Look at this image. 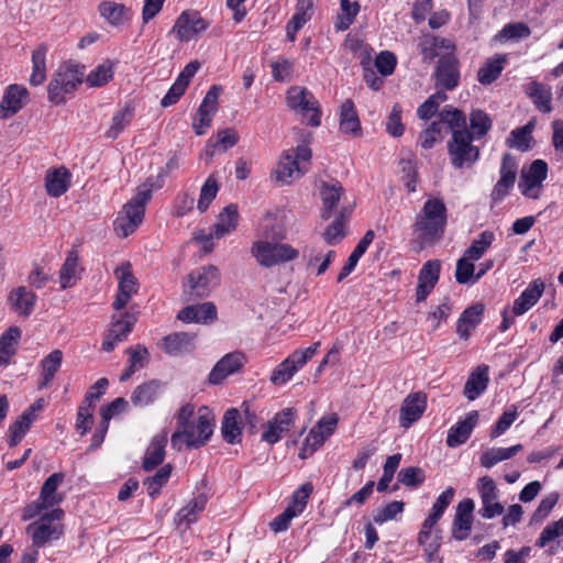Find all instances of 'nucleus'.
I'll use <instances>...</instances> for the list:
<instances>
[{"label": "nucleus", "instance_id": "f257e3e1", "mask_svg": "<svg viewBox=\"0 0 563 563\" xmlns=\"http://www.w3.org/2000/svg\"><path fill=\"white\" fill-rule=\"evenodd\" d=\"M62 501V495H40L38 499L24 508L22 518L30 520L38 516V520L27 526L26 531L32 537L35 548L58 540L64 533L62 518L64 511L55 506Z\"/></svg>", "mask_w": 563, "mask_h": 563}, {"label": "nucleus", "instance_id": "f03ea898", "mask_svg": "<svg viewBox=\"0 0 563 563\" xmlns=\"http://www.w3.org/2000/svg\"><path fill=\"white\" fill-rule=\"evenodd\" d=\"M448 225V209L442 198H428L416 214L412 233L420 246H431L440 242Z\"/></svg>", "mask_w": 563, "mask_h": 563}, {"label": "nucleus", "instance_id": "7ed1b4c3", "mask_svg": "<svg viewBox=\"0 0 563 563\" xmlns=\"http://www.w3.org/2000/svg\"><path fill=\"white\" fill-rule=\"evenodd\" d=\"M84 78V65L71 59L63 62L47 86L48 101L56 106L65 104L66 96L73 95Z\"/></svg>", "mask_w": 563, "mask_h": 563}, {"label": "nucleus", "instance_id": "20e7f679", "mask_svg": "<svg viewBox=\"0 0 563 563\" xmlns=\"http://www.w3.org/2000/svg\"><path fill=\"white\" fill-rule=\"evenodd\" d=\"M213 428V417L207 408H201L196 421L173 433L170 439L172 446L181 450V445L185 443L188 449H199L210 440Z\"/></svg>", "mask_w": 563, "mask_h": 563}, {"label": "nucleus", "instance_id": "39448f33", "mask_svg": "<svg viewBox=\"0 0 563 563\" xmlns=\"http://www.w3.org/2000/svg\"><path fill=\"white\" fill-rule=\"evenodd\" d=\"M311 157V148L306 143L284 151L275 170L276 179L285 185L291 184L308 172Z\"/></svg>", "mask_w": 563, "mask_h": 563}, {"label": "nucleus", "instance_id": "423d86ee", "mask_svg": "<svg viewBox=\"0 0 563 563\" xmlns=\"http://www.w3.org/2000/svg\"><path fill=\"white\" fill-rule=\"evenodd\" d=\"M474 140V134L468 130L452 133L448 141V153L454 168H470L479 159L481 151L478 146L473 145Z\"/></svg>", "mask_w": 563, "mask_h": 563}, {"label": "nucleus", "instance_id": "0eeeda50", "mask_svg": "<svg viewBox=\"0 0 563 563\" xmlns=\"http://www.w3.org/2000/svg\"><path fill=\"white\" fill-rule=\"evenodd\" d=\"M251 254L263 267H273L296 260L298 250L290 244L256 241L252 244Z\"/></svg>", "mask_w": 563, "mask_h": 563}, {"label": "nucleus", "instance_id": "6e6552de", "mask_svg": "<svg viewBox=\"0 0 563 563\" xmlns=\"http://www.w3.org/2000/svg\"><path fill=\"white\" fill-rule=\"evenodd\" d=\"M320 342H314L307 349H298L290 353L272 372L271 382L280 386L289 382L318 352Z\"/></svg>", "mask_w": 563, "mask_h": 563}, {"label": "nucleus", "instance_id": "1a4fd4ad", "mask_svg": "<svg viewBox=\"0 0 563 563\" xmlns=\"http://www.w3.org/2000/svg\"><path fill=\"white\" fill-rule=\"evenodd\" d=\"M147 202L148 196L142 194L141 197L133 196L123 206L114 221V230L120 236L128 238L136 231L143 222Z\"/></svg>", "mask_w": 563, "mask_h": 563}, {"label": "nucleus", "instance_id": "9d476101", "mask_svg": "<svg viewBox=\"0 0 563 563\" xmlns=\"http://www.w3.org/2000/svg\"><path fill=\"white\" fill-rule=\"evenodd\" d=\"M286 104L287 107L306 117L311 112L308 124L312 128H317L321 124V110L318 100L313 93L305 87L291 86L286 92Z\"/></svg>", "mask_w": 563, "mask_h": 563}, {"label": "nucleus", "instance_id": "9b49d317", "mask_svg": "<svg viewBox=\"0 0 563 563\" xmlns=\"http://www.w3.org/2000/svg\"><path fill=\"white\" fill-rule=\"evenodd\" d=\"M548 176V164L543 159L533 161L528 169H522L518 184L520 192L530 199L540 198L543 181Z\"/></svg>", "mask_w": 563, "mask_h": 563}, {"label": "nucleus", "instance_id": "f8f14e48", "mask_svg": "<svg viewBox=\"0 0 563 563\" xmlns=\"http://www.w3.org/2000/svg\"><path fill=\"white\" fill-rule=\"evenodd\" d=\"M219 283L220 272L217 266L208 265L198 267L188 275V292L195 298L208 297Z\"/></svg>", "mask_w": 563, "mask_h": 563}, {"label": "nucleus", "instance_id": "ddd939ff", "mask_svg": "<svg viewBox=\"0 0 563 563\" xmlns=\"http://www.w3.org/2000/svg\"><path fill=\"white\" fill-rule=\"evenodd\" d=\"M136 321L137 316L135 312L125 311L119 316H113L110 329L101 345L102 351L112 352L132 332Z\"/></svg>", "mask_w": 563, "mask_h": 563}, {"label": "nucleus", "instance_id": "4468645a", "mask_svg": "<svg viewBox=\"0 0 563 563\" xmlns=\"http://www.w3.org/2000/svg\"><path fill=\"white\" fill-rule=\"evenodd\" d=\"M210 23L196 10H185L176 19L172 32L180 42H189L199 33L205 32Z\"/></svg>", "mask_w": 563, "mask_h": 563}, {"label": "nucleus", "instance_id": "2eb2a0df", "mask_svg": "<svg viewBox=\"0 0 563 563\" xmlns=\"http://www.w3.org/2000/svg\"><path fill=\"white\" fill-rule=\"evenodd\" d=\"M296 418L297 410L294 408H285L276 412L266 423L261 440L271 445L277 443L294 427Z\"/></svg>", "mask_w": 563, "mask_h": 563}, {"label": "nucleus", "instance_id": "dca6fc26", "mask_svg": "<svg viewBox=\"0 0 563 563\" xmlns=\"http://www.w3.org/2000/svg\"><path fill=\"white\" fill-rule=\"evenodd\" d=\"M460 78V63L456 56L453 53L441 56L434 70L435 86L444 90H453L459 86Z\"/></svg>", "mask_w": 563, "mask_h": 563}, {"label": "nucleus", "instance_id": "f3484780", "mask_svg": "<svg viewBox=\"0 0 563 563\" xmlns=\"http://www.w3.org/2000/svg\"><path fill=\"white\" fill-rule=\"evenodd\" d=\"M247 363V357L241 351H234L220 358L208 376L211 385L221 384L228 376L239 373Z\"/></svg>", "mask_w": 563, "mask_h": 563}, {"label": "nucleus", "instance_id": "a211bd4d", "mask_svg": "<svg viewBox=\"0 0 563 563\" xmlns=\"http://www.w3.org/2000/svg\"><path fill=\"white\" fill-rule=\"evenodd\" d=\"M427 409V395L422 391L409 394L402 401L399 415V423L402 428H409L418 421Z\"/></svg>", "mask_w": 563, "mask_h": 563}, {"label": "nucleus", "instance_id": "6ab92c4d", "mask_svg": "<svg viewBox=\"0 0 563 563\" xmlns=\"http://www.w3.org/2000/svg\"><path fill=\"white\" fill-rule=\"evenodd\" d=\"M474 501L470 498L463 499L456 507L452 537L457 541L468 538L473 526Z\"/></svg>", "mask_w": 563, "mask_h": 563}, {"label": "nucleus", "instance_id": "aec40b11", "mask_svg": "<svg viewBox=\"0 0 563 563\" xmlns=\"http://www.w3.org/2000/svg\"><path fill=\"white\" fill-rule=\"evenodd\" d=\"M196 334L189 332H173L162 339L161 349L170 356H181L191 353L195 347Z\"/></svg>", "mask_w": 563, "mask_h": 563}, {"label": "nucleus", "instance_id": "412c9836", "mask_svg": "<svg viewBox=\"0 0 563 563\" xmlns=\"http://www.w3.org/2000/svg\"><path fill=\"white\" fill-rule=\"evenodd\" d=\"M309 495H294L291 503L271 523L269 528L275 533L286 531L294 518L303 512L307 507Z\"/></svg>", "mask_w": 563, "mask_h": 563}, {"label": "nucleus", "instance_id": "4be33fe9", "mask_svg": "<svg viewBox=\"0 0 563 563\" xmlns=\"http://www.w3.org/2000/svg\"><path fill=\"white\" fill-rule=\"evenodd\" d=\"M239 223L238 206L230 203L223 208L212 227L211 233L205 238V242H211L213 238L222 239L235 231Z\"/></svg>", "mask_w": 563, "mask_h": 563}, {"label": "nucleus", "instance_id": "5701e85b", "mask_svg": "<svg viewBox=\"0 0 563 563\" xmlns=\"http://www.w3.org/2000/svg\"><path fill=\"white\" fill-rule=\"evenodd\" d=\"M26 88L19 85H10L5 88L2 100L0 102V118L7 119L18 113L27 98Z\"/></svg>", "mask_w": 563, "mask_h": 563}, {"label": "nucleus", "instance_id": "b1692460", "mask_svg": "<svg viewBox=\"0 0 563 563\" xmlns=\"http://www.w3.org/2000/svg\"><path fill=\"white\" fill-rule=\"evenodd\" d=\"M339 130L352 137L362 136L361 121L352 99L344 100L340 107Z\"/></svg>", "mask_w": 563, "mask_h": 563}, {"label": "nucleus", "instance_id": "393cba45", "mask_svg": "<svg viewBox=\"0 0 563 563\" xmlns=\"http://www.w3.org/2000/svg\"><path fill=\"white\" fill-rule=\"evenodd\" d=\"M478 411L472 410L470 411L465 419L453 424L448 432L446 444L450 448H456L463 443H465L473 429L476 427L478 422Z\"/></svg>", "mask_w": 563, "mask_h": 563}, {"label": "nucleus", "instance_id": "a878e982", "mask_svg": "<svg viewBox=\"0 0 563 563\" xmlns=\"http://www.w3.org/2000/svg\"><path fill=\"white\" fill-rule=\"evenodd\" d=\"M485 311L482 302L473 303L467 307L460 316L456 322V333L460 339L468 340L471 332L481 324Z\"/></svg>", "mask_w": 563, "mask_h": 563}, {"label": "nucleus", "instance_id": "bb28decb", "mask_svg": "<svg viewBox=\"0 0 563 563\" xmlns=\"http://www.w3.org/2000/svg\"><path fill=\"white\" fill-rule=\"evenodd\" d=\"M37 296L25 286L12 289L8 296V302L12 310L23 317H29L36 305Z\"/></svg>", "mask_w": 563, "mask_h": 563}, {"label": "nucleus", "instance_id": "cd10ccee", "mask_svg": "<svg viewBox=\"0 0 563 563\" xmlns=\"http://www.w3.org/2000/svg\"><path fill=\"white\" fill-rule=\"evenodd\" d=\"M544 290V284L540 280L532 282L520 295L515 299L511 307L514 316H522L529 311L541 298Z\"/></svg>", "mask_w": 563, "mask_h": 563}, {"label": "nucleus", "instance_id": "c85d7f7f", "mask_svg": "<svg viewBox=\"0 0 563 563\" xmlns=\"http://www.w3.org/2000/svg\"><path fill=\"white\" fill-rule=\"evenodd\" d=\"M71 175L69 170L62 166L59 168L48 169L45 175V189L48 196L58 198L70 187Z\"/></svg>", "mask_w": 563, "mask_h": 563}, {"label": "nucleus", "instance_id": "c756f323", "mask_svg": "<svg viewBox=\"0 0 563 563\" xmlns=\"http://www.w3.org/2000/svg\"><path fill=\"white\" fill-rule=\"evenodd\" d=\"M239 133L231 128L219 130L216 136L207 141L205 154L209 157L216 154L224 153L235 146L239 142Z\"/></svg>", "mask_w": 563, "mask_h": 563}, {"label": "nucleus", "instance_id": "7c9ffc66", "mask_svg": "<svg viewBox=\"0 0 563 563\" xmlns=\"http://www.w3.org/2000/svg\"><path fill=\"white\" fill-rule=\"evenodd\" d=\"M134 115V104L132 102H126L122 108L113 113L110 126L104 133V137L108 140H117L131 124Z\"/></svg>", "mask_w": 563, "mask_h": 563}, {"label": "nucleus", "instance_id": "2f4dec72", "mask_svg": "<svg viewBox=\"0 0 563 563\" xmlns=\"http://www.w3.org/2000/svg\"><path fill=\"white\" fill-rule=\"evenodd\" d=\"M177 318L184 322H212L217 319V308L213 302H203L181 309Z\"/></svg>", "mask_w": 563, "mask_h": 563}, {"label": "nucleus", "instance_id": "473e14b6", "mask_svg": "<svg viewBox=\"0 0 563 563\" xmlns=\"http://www.w3.org/2000/svg\"><path fill=\"white\" fill-rule=\"evenodd\" d=\"M63 363V352L58 349L53 350L40 362L41 378L37 382V389L42 390L47 388L53 382L56 373L59 371Z\"/></svg>", "mask_w": 563, "mask_h": 563}, {"label": "nucleus", "instance_id": "72a5a7b5", "mask_svg": "<svg viewBox=\"0 0 563 563\" xmlns=\"http://www.w3.org/2000/svg\"><path fill=\"white\" fill-rule=\"evenodd\" d=\"M167 444V434H156L147 446L142 467L145 471H152L161 465L165 459V448Z\"/></svg>", "mask_w": 563, "mask_h": 563}, {"label": "nucleus", "instance_id": "f704fd0d", "mask_svg": "<svg viewBox=\"0 0 563 563\" xmlns=\"http://www.w3.org/2000/svg\"><path fill=\"white\" fill-rule=\"evenodd\" d=\"M206 505V495H197L191 498L175 517L177 528H188L191 523L196 522L198 515L205 509Z\"/></svg>", "mask_w": 563, "mask_h": 563}, {"label": "nucleus", "instance_id": "c9c22d12", "mask_svg": "<svg viewBox=\"0 0 563 563\" xmlns=\"http://www.w3.org/2000/svg\"><path fill=\"white\" fill-rule=\"evenodd\" d=\"M488 382V366H478L476 371L470 374L464 385V396L468 400H475L486 390Z\"/></svg>", "mask_w": 563, "mask_h": 563}, {"label": "nucleus", "instance_id": "e433bc0d", "mask_svg": "<svg viewBox=\"0 0 563 563\" xmlns=\"http://www.w3.org/2000/svg\"><path fill=\"white\" fill-rule=\"evenodd\" d=\"M240 411L236 408L228 409L224 412L221 423V433L223 440L229 444L241 442L242 429L240 426Z\"/></svg>", "mask_w": 563, "mask_h": 563}, {"label": "nucleus", "instance_id": "4c0bfd02", "mask_svg": "<svg viewBox=\"0 0 563 563\" xmlns=\"http://www.w3.org/2000/svg\"><path fill=\"white\" fill-rule=\"evenodd\" d=\"M343 192L344 188L339 181H335L334 184L323 181L321 184L320 196L323 205L321 212L322 219L328 220L332 216V212L336 208Z\"/></svg>", "mask_w": 563, "mask_h": 563}, {"label": "nucleus", "instance_id": "58836bf2", "mask_svg": "<svg viewBox=\"0 0 563 563\" xmlns=\"http://www.w3.org/2000/svg\"><path fill=\"white\" fill-rule=\"evenodd\" d=\"M78 252L76 250H70L67 253L65 262L63 263L59 269L58 277L60 289L65 290L67 288L74 287L76 283L80 279V275L78 274Z\"/></svg>", "mask_w": 563, "mask_h": 563}, {"label": "nucleus", "instance_id": "ea45409f", "mask_svg": "<svg viewBox=\"0 0 563 563\" xmlns=\"http://www.w3.org/2000/svg\"><path fill=\"white\" fill-rule=\"evenodd\" d=\"M117 64L118 62L108 58L97 65L85 79L87 86L99 88L108 85L113 79Z\"/></svg>", "mask_w": 563, "mask_h": 563}, {"label": "nucleus", "instance_id": "a19ab883", "mask_svg": "<svg viewBox=\"0 0 563 563\" xmlns=\"http://www.w3.org/2000/svg\"><path fill=\"white\" fill-rule=\"evenodd\" d=\"M526 93L540 112L550 113L552 111V92L550 87L532 81L526 88Z\"/></svg>", "mask_w": 563, "mask_h": 563}, {"label": "nucleus", "instance_id": "79ce46f5", "mask_svg": "<svg viewBox=\"0 0 563 563\" xmlns=\"http://www.w3.org/2000/svg\"><path fill=\"white\" fill-rule=\"evenodd\" d=\"M21 338L18 327H10L0 336V366H7L10 358L16 353V346Z\"/></svg>", "mask_w": 563, "mask_h": 563}, {"label": "nucleus", "instance_id": "37998d69", "mask_svg": "<svg viewBox=\"0 0 563 563\" xmlns=\"http://www.w3.org/2000/svg\"><path fill=\"white\" fill-rule=\"evenodd\" d=\"M126 353L130 355L129 366L121 374V382L128 380L136 371L145 367L150 360V353L147 349L141 344L128 347Z\"/></svg>", "mask_w": 563, "mask_h": 563}, {"label": "nucleus", "instance_id": "c03bdc74", "mask_svg": "<svg viewBox=\"0 0 563 563\" xmlns=\"http://www.w3.org/2000/svg\"><path fill=\"white\" fill-rule=\"evenodd\" d=\"M161 388L162 384L157 379L145 382L133 390L131 401L134 406H147L158 397Z\"/></svg>", "mask_w": 563, "mask_h": 563}, {"label": "nucleus", "instance_id": "a18cd8bd", "mask_svg": "<svg viewBox=\"0 0 563 563\" xmlns=\"http://www.w3.org/2000/svg\"><path fill=\"white\" fill-rule=\"evenodd\" d=\"M506 60V55H496L487 59L477 71V80L482 85L494 82L503 73Z\"/></svg>", "mask_w": 563, "mask_h": 563}, {"label": "nucleus", "instance_id": "49530a36", "mask_svg": "<svg viewBox=\"0 0 563 563\" xmlns=\"http://www.w3.org/2000/svg\"><path fill=\"white\" fill-rule=\"evenodd\" d=\"M534 129V121L531 120L521 128L512 130L506 143L509 147L516 148L520 152H527L531 148L533 141L532 132Z\"/></svg>", "mask_w": 563, "mask_h": 563}, {"label": "nucleus", "instance_id": "de8ad7c7", "mask_svg": "<svg viewBox=\"0 0 563 563\" xmlns=\"http://www.w3.org/2000/svg\"><path fill=\"white\" fill-rule=\"evenodd\" d=\"M361 10L358 2L350 0H340V11L334 19L335 32L346 31L354 22L356 15Z\"/></svg>", "mask_w": 563, "mask_h": 563}, {"label": "nucleus", "instance_id": "09e8293b", "mask_svg": "<svg viewBox=\"0 0 563 563\" xmlns=\"http://www.w3.org/2000/svg\"><path fill=\"white\" fill-rule=\"evenodd\" d=\"M521 450V444H516L509 448H492L481 455L479 463L485 468H492L497 463L514 457Z\"/></svg>", "mask_w": 563, "mask_h": 563}, {"label": "nucleus", "instance_id": "8fccbe9b", "mask_svg": "<svg viewBox=\"0 0 563 563\" xmlns=\"http://www.w3.org/2000/svg\"><path fill=\"white\" fill-rule=\"evenodd\" d=\"M494 240V232L488 230L483 231L477 239L472 241L471 245L464 251L463 255H465L470 260L478 261L492 246Z\"/></svg>", "mask_w": 563, "mask_h": 563}, {"label": "nucleus", "instance_id": "3c124183", "mask_svg": "<svg viewBox=\"0 0 563 563\" xmlns=\"http://www.w3.org/2000/svg\"><path fill=\"white\" fill-rule=\"evenodd\" d=\"M441 126L446 123L451 129L452 133L459 130H467L466 117L462 110L453 108L452 106H445L439 112V121Z\"/></svg>", "mask_w": 563, "mask_h": 563}, {"label": "nucleus", "instance_id": "603ef678", "mask_svg": "<svg viewBox=\"0 0 563 563\" xmlns=\"http://www.w3.org/2000/svg\"><path fill=\"white\" fill-rule=\"evenodd\" d=\"M33 421L27 415L21 413L18 419L9 426L8 429V445L10 448L16 446L30 430Z\"/></svg>", "mask_w": 563, "mask_h": 563}, {"label": "nucleus", "instance_id": "864d4df0", "mask_svg": "<svg viewBox=\"0 0 563 563\" xmlns=\"http://www.w3.org/2000/svg\"><path fill=\"white\" fill-rule=\"evenodd\" d=\"M114 274L118 278V289L128 291L132 295L137 292L139 283L132 272L130 262L122 263L115 268Z\"/></svg>", "mask_w": 563, "mask_h": 563}, {"label": "nucleus", "instance_id": "5fc2aeb1", "mask_svg": "<svg viewBox=\"0 0 563 563\" xmlns=\"http://www.w3.org/2000/svg\"><path fill=\"white\" fill-rule=\"evenodd\" d=\"M173 472L172 464L167 463L161 466L154 475L147 476L143 481V485L147 493H159L161 489L168 483Z\"/></svg>", "mask_w": 563, "mask_h": 563}, {"label": "nucleus", "instance_id": "6e6d98bb", "mask_svg": "<svg viewBox=\"0 0 563 563\" xmlns=\"http://www.w3.org/2000/svg\"><path fill=\"white\" fill-rule=\"evenodd\" d=\"M219 191V184L214 175H210L203 183L197 203L198 210L202 213L206 212L211 202L216 199Z\"/></svg>", "mask_w": 563, "mask_h": 563}, {"label": "nucleus", "instance_id": "4d7b16f0", "mask_svg": "<svg viewBox=\"0 0 563 563\" xmlns=\"http://www.w3.org/2000/svg\"><path fill=\"white\" fill-rule=\"evenodd\" d=\"M531 34L530 27L523 22L508 23L495 35V40L499 42L518 41L529 37Z\"/></svg>", "mask_w": 563, "mask_h": 563}, {"label": "nucleus", "instance_id": "13d9d810", "mask_svg": "<svg viewBox=\"0 0 563 563\" xmlns=\"http://www.w3.org/2000/svg\"><path fill=\"white\" fill-rule=\"evenodd\" d=\"M126 8L122 3L112 1H102L99 4V13L111 25H120L124 22V14Z\"/></svg>", "mask_w": 563, "mask_h": 563}, {"label": "nucleus", "instance_id": "bf43d9fd", "mask_svg": "<svg viewBox=\"0 0 563 563\" xmlns=\"http://www.w3.org/2000/svg\"><path fill=\"white\" fill-rule=\"evenodd\" d=\"M470 128L474 139H482L492 129V120L483 110H473L470 114Z\"/></svg>", "mask_w": 563, "mask_h": 563}, {"label": "nucleus", "instance_id": "052dcab7", "mask_svg": "<svg viewBox=\"0 0 563 563\" xmlns=\"http://www.w3.org/2000/svg\"><path fill=\"white\" fill-rule=\"evenodd\" d=\"M424 471L418 466L401 468L397 475V482L411 489L418 488L424 482Z\"/></svg>", "mask_w": 563, "mask_h": 563}, {"label": "nucleus", "instance_id": "680f3d73", "mask_svg": "<svg viewBox=\"0 0 563 563\" xmlns=\"http://www.w3.org/2000/svg\"><path fill=\"white\" fill-rule=\"evenodd\" d=\"M518 417V408L516 405H511V407L505 410L501 416L497 419L495 424L492 427L489 432L490 439H496L503 435L514 423V421Z\"/></svg>", "mask_w": 563, "mask_h": 563}, {"label": "nucleus", "instance_id": "e2e57ef3", "mask_svg": "<svg viewBox=\"0 0 563 563\" xmlns=\"http://www.w3.org/2000/svg\"><path fill=\"white\" fill-rule=\"evenodd\" d=\"M93 405L84 401H81L80 406L78 407L75 429L80 435H85L88 431H90L93 422Z\"/></svg>", "mask_w": 563, "mask_h": 563}, {"label": "nucleus", "instance_id": "0e129e2a", "mask_svg": "<svg viewBox=\"0 0 563 563\" xmlns=\"http://www.w3.org/2000/svg\"><path fill=\"white\" fill-rule=\"evenodd\" d=\"M517 169L518 165L516 158L509 153L504 154L499 169L500 178L498 180L514 188Z\"/></svg>", "mask_w": 563, "mask_h": 563}, {"label": "nucleus", "instance_id": "69168bd1", "mask_svg": "<svg viewBox=\"0 0 563 563\" xmlns=\"http://www.w3.org/2000/svg\"><path fill=\"white\" fill-rule=\"evenodd\" d=\"M442 128L441 122H432L427 129L419 134V143L423 150L432 148L438 142H441Z\"/></svg>", "mask_w": 563, "mask_h": 563}, {"label": "nucleus", "instance_id": "338daca9", "mask_svg": "<svg viewBox=\"0 0 563 563\" xmlns=\"http://www.w3.org/2000/svg\"><path fill=\"white\" fill-rule=\"evenodd\" d=\"M271 74L275 81L289 82L292 78L294 65L287 58H282L271 63Z\"/></svg>", "mask_w": 563, "mask_h": 563}, {"label": "nucleus", "instance_id": "774afa93", "mask_svg": "<svg viewBox=\"0 0 563 563\" xmlns=\"http://www.w3.org/2000/svg\"><path fill=\"white\" fill-rule=\"evenodd\" d=\"M324 435H322L321 432H317L316 428H312L299 450V457L307 459L312 455L324 443Z\"/></svg>", "mask_w": 563, "mask_h": 563}]
</instances>
